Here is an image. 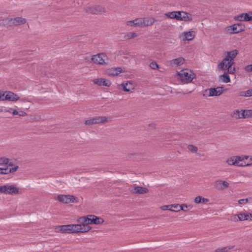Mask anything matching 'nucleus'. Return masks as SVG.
Returning a JSON list of instances; mask_svg holds the SVG:
<instances>
[{"label": "nucleus", "mask_w": 252, "mask_h": 252, "mask_svg": "<svg viewBox=\"0 0 252 252\" xmlns=\"http://www.w3.org/2000/svg\"><path fill=\"white\" fill-rule=\"evenodd\" d=\"M238 54L237 50H233L226 53L225 58L218 64L219 69H223L232 66L234 64V60Z\"/></svg>", "instance_id": "nucleus-1"}, {"label": "nucleus", "mask_w": 252, "mask_h": 252, "mask_svg": "<svg viewBox=\"0 0 252 252\" xmlns=\"http://www.w3.org/2000/svg\"><path fill=\"white\" fill-rule=\"evenodd\" d=\"M177 74L180 80L185 83H190L196 76L192 71L187 69L178 72Z\"/></svg>", "instance_id": "nucleus-2"}, {"label": "nucleus", "mask_w": 252, "mask_h": 252, "mask_svg": "<svg viewBox=\"0 0 252 252\" xmlns=\"http://www.w3.org/2000/svg\"><path fill=\"white\" fill-rule=\"evenodd\" d=\"M81 219H85V217L79 218L77 220L78 224H74V232L77 233L79 232L85 233L88 232L91 227L90 225L84 222V221L81 220Z\"/></svg>", "instance_id": "nucleus-3"}, {"label": "nucleus", "mask_w": 252, "mask_h": 252, "mask_svg": "<svg viewBox=\"0 0 252 252\" xmlns=\"http://www.w3.org/2000/svg\"><path fill=\"white\" fill-rule=\"evenodd\" d=\"M223 88L222 87L211 88L205 90L203 95L205 97L219 96L223 93Z\"/></svg>", "instance_id": "nucleus-4"}, {"label": "nucleus", "mask_w": 252, "mask_h": 252, "mask_svg": "<svg viewBox=\"0 0 252 252\" xmlns=\"http://www.w3.org/2000/svg\"><path fill=\"white\" fill-rule=\"evenodd\" d=\"M91 61L93 63L98 64H104L108 61V58L105 53H98L93 55L91 57Z\"/></svg>", "instance_id": "nucleus-5"}, {"label": "nucleus", "mask_w": 252, "mask_h": 252, "mask_svg": "<svg viewBox=\"0 0 252 252\" xmlns=\"http://www.w3.org/2000/svg\"><path fill=\"white\" fill-rule=\"evenodd\" d=\"M109 118L106 117H95L85 121L86 125H94L96 124H103L108 121Z\"/></svg>", "instance_id": "nucleus-6"}, {"label": "nucleus", "mask_w": 252, "mask_h": 252, "mask_svg": "<svg viewBox=\"0 0 252 252\" xmlns=\"http://www.w3.org/2000/svg\"><path fill=\"white\" fill-rule=\"evenodd\" d=\"M84 221V222L86 223L89 225L91 224H99L102 223L104 220L101 218H98L94 215H89L88 217H85V219H81V220Z\"/></svg>", "instance_id": "nucleus-7"}, {"label": "nucleus", "mask_w": 252, "mask_h": 252, "mask_svg": "<svg viewBox=\"0 0 252 252\" xmlns=\"http://www.w3.org/2000/svg\"><path fill=\"white\" fill-rule=\"evenodd\" d=\"M19 193V189L12 185L6 184L2 186V193L16 194Z\"/></svg>", "instance_id": "nucleus-8"}, {"label": "nucleus", "mask_w": 252, "mask_h": 252, "mask_svg": "<svg viewBox=\"0 0 252 252\" xmlns=\"http://www.w3.org/2000/svg\"><path fill=\"white\" fill-rule=\"evenodd\" d=\"M213 186L216 189L223 190L229 187V184L225 181L217 180L214 182Z\"/></svg>", "instance_id": "nucleus-9"}, {"label": "nucleus", "mask_w": 252, "mask_h": 252, "mask_svg": "<svg viewBox=\"0 0 252 252\" xmlns=\"http://www.w3.org/2000/svg\"><path fill=\"white\" fill-rule=\"evenodd\" d=\"M75 199L74 196L70 195H59L57 197L58 201L64 203L74 202Z\"/></svg>", "instance_id": "nucleus-10"}, {"label": "nucleus", "mask_w": 252, "mask_h": 252, "mask_svg": "<svg viewBox=\"0 0 252 252\" xmlns=\"http://www.w3.org/2000/svg\"><path fill=\"white\" fill-rule=\"evenodd\" d=\"M228 31L231 33H237L244 31V27L242 24H236L229 26Z\"/></svg>", "instance_id": "nucleus-11"}, {"label": "nucleus", "mask_w": 252, "mask_h": 252, "mask_svg": "<svg viewBox=\"0 0 252 252\" xmlns=\"http://www.w3.org/2000/svg\"><path fill=\"white\" fill-rule=\"evenodd\" d=\"M19 99V96L12 92L5 91L4 92V100L16 101Z\"/></svg>", "instance_id": "nucleus-12"}, {"label": "nucleus", "mask_w": 252, "mask_h": 252, "mask_svg": "<svg viewBox=\"0 0 252 252\" xmlns=\"http://www.w3.org/2000/svg\"><path fill=\"white\" fill-rule=\"evenodd\" d=\"M93 82L94 84L100 86L109 87L111 85V82L110 80L102 78L94 79L93 80Z\"/></svg>", "instance_id": "nucleus-13"}, {"label": "nucleus", "mask_w": 252, "mask_h": 252, "mask_svg": "<svg viewBox=\"0 0 252 252\" xmlns=\"http://www.w3.org/2000/svg\"><path fill=\"white\" fill-rule=\"evenodd\" d=\"M240 158L238 156H234L229 158L226 162L229 165H236L238 166H244L243 163H240L239 159Z\"/></svg>", "instance_id": "nucleus-14"}, {"label": "nucleus", "mask_w": 252, "mask_h": 252, "mask_svg": "<svg viewBox=\"0 0 252 252\" xmlns=\"http://www.w3.org/2000/svg\"><path fill=\"white\" fill-rule=\"evenodd\" d=\"M6 168H1V174H8L10 173H13L16 172L19 169L18 165L13 164V166H8L5 165Z\"/></svg>", "instance_id": "nucleus-15"}, {"label": "nucleus", "mask_w": 252, "mask_h": 252, "mask_svg": "<svg viewBox=\"0 0 252 252\" xmlns=\"http://www.w3.org/2000/svg\"><path fill=\"white\" fill-rule=\"evenodd\" d=\"M139 27L151 26L154 23V20L152 18H139Z\"/></svg>", "instance_id": "nucleus-16"}, {"label": "nucleus", "mask_w": 252, "mask_h": 252, "mask_svg": "<svg viewBox=\"0 0 252 252\" xmlns=\"http://www.w3.org/2000/svg\"><path fill=\"white\" fill-rule=\"evenodd\" d=\"M185 63V59L183 57H179L173 59L168 62L169 65L172 67L181 66Z\"/></svg>", "instance_id": "nucleus-17"}, {"label": "nucleus", "mask_w": 252, "mask_h": 252, "mask_svg": "<svg viewBox=\"0 0 252 252\" xmlns=\"http://www.w3.org/2000/svg\"><path fill=\"white\" fill-rule=\"evenodd\" d=\"M119 87L124 91L130 92L134 89L135 85L132 81H128L126 83L120 84Z\"/></svg>", "instance_id": "nucleus-18"}, {"label": "nucleus", "mask_w": 252, "mask_h": 252, "mask_svg": "<svg viewBox=\"0 0 252 252\" xmlns=\"http://www.w3.org/2000/svg\"><path fill=\"white\" fill-rule=\"evenodd\" d=\"M125 71L124 68L121 67L111 68L107 71V74L109 76H115L120 74L121 73Z\"/></svg>", "instance_id": "nucleus-19"}, {"label": "nucleus", "mask_w": 252, "mask_h": 252, "mask_svg": "<svg viewBox=\"0 0 252 252\" xmlns=\"http://www.w3.org/2000/svg\"><path fill=\"white\" fill-rule=\"evenodd\" d=\"M234 19L236 21H250V18L249 16V12L239 14L234 17Z\"/></svg>", "instance_id": "nucleus-20"}, {"label": "nucleus", "mask_w": 252, "mask_h": 252, "mask_svg": "<svg viewBox=\"0 0 252 252\" xmlns=\"http://www.w3.org/2000/svg\"><path fill=\"white\" fill-rule=\"evenodd\" d=\"M239 220H252V214L249 213H240L238 214Z\"/></svg>", "instance_id": "nucleus-21"}, {"label": "nucleus", "mask_w": 252, "mask_h": 252, "mask_svg": "<svg viewBox=\"0 0 252 252\" xmlns=\"http://www.w3.org/2000/svg\"><path fill=\"white\" fill-rule=\"evenodd\" d=\"M8 165V166H13V163L10 161L9 158L5 157H0V166H5Z\"/></svg>", "instance_id": "nucleus-22"}, {"label": "nucleus", "mask_w": 252, "mask_h": 252, "mask_svg": "<svg viewBox=\"0 0 252 252\" xmlns=\"http://www.w3.org/2000/svg\"><path fill=\"white\" fill-rule=\"evenodd\" d=\"M195 35L193 31L185 32L183 33V40H191L194 38Z\"/></svg>", "instance_id": "nucleus-23"}, {"label": "nucleus", "mask_w": 252, "mask_h": 252, "mask_svg": "<svg viewBox=\"0 0 252 252\" xmlns=\"http://www.w3.org/2000/svg\"><path fill=\"white\" fill-rule=\"evenodd\" d=\"M148 189L146 188L141 187H135L132 190V191L134 193L139 194L146 193L148 192Z\"/></svg>", "instance_id": "nucleus-24"}, {"label": "nucleus", "mask_w": 252, "mask_h": 252, "mask_svg": "<svg viewBox=\"0 0 252 252\" xmlns=\"http://www.w3.org/2000/svg\"><path fill=\"white\" fill-rule=\"evenodd\" d=\"M10 24L20 25L26 23V20L21 17L15 18L11 19L9 20Z\"/></svg>", "instance_id": "nucleus-25"}, {"label": "nucleus", "mask_w": 252, "mask_h": 252, "mask_svg": "<svg viewBox=\"0 0 252 252\" xmlns=\"http://www.w3.org/2000/svg\"><path fill=\"white\" fill-rule=\"evenodd\" d=\"M7 112L11 113L13 115H18L19 116H24L26 115L25 112L23 111H18L12 108L8 109Z\"/></svg>", "instance_id": "nucleus-26"}, {"label": "nucleus", "mask_w": 252, "mask_h": 252, "mask_svg": "<svg viewBox=\"0 0 252 252\" xmlns=\"http://www.w3.org/2000/svg\"><path fill=\"white\" fill-rule=\"evenodd\" d=\"M64 233H74V224L64 225Z\"/></svg>", "instance_id": "nucleus-27"}, {"label": "nucleus", "mask_w": 252, "mask_h": 252, "mask_svg": "<svg viewBox=\"0 0 252 252\" xmlns=\"http://www.w3.org/2000/svg\"><path fill=\"white\" fill-rule=\"evenodd\" d=\"M219 78L222 82L227 83L230 82V77L226 73H224V74L220 75L219 76Z\"/></svg>", "instance_id": "nucleus-28"}, {"label": "nucleus", "mask_w": 252, "mask_h": 252, "mask_svg": "<svg viewBox=\"0 0 252 252\" xmlns=\"http://www.w3.org/2000/svg\"><path fill=\"white\" fill-rule=\"evenodd\" d=\"M234 248V246H227L218 248L215 250V252H228Z\"/></svg>", "instance_id": "nucleus-29"}, {"label": "nucleus", "mask_w": 252, "mask_h": 252, "mask_svg": "<svg viewBox=\"0 0 252 252\" xmlns=\"http://www.w3.org/2000/svg\"><path fill=\"white\" fill-rule=\"evenodd\" d=\"M139 18L132 21H129L126 22V25L128 26L139 27Z\"/></svg>", "instance_id": "nucleus-30"}, {"label": "nucleus", "mask_w": 252, "mask_h": 252, "mask_svg": "<svg viewBox=\"0 0 252 252\" xmlns=\"http://www.w3.org/2000/svg\"><path fill=\"white\" fill-rule=\"evenodd\" d=\"M232 116L235 118H244L243 110L242 111L238 110L234 111Z\"/></svg>", "instance_id": "nucleus-31"}, {"label": "nucleus", "mask_w": 252, "mask_h": 252, "mask_svg": "<svg viewBox=\"0 0 252 252\" xmlns=\"http://www.w3.org/2000/svg\"><path fill=\"white\" fill-rule=\"evenodd\" d=\"M185 15H186L185 12L177 11V16L176 17V19L177 20H183L186 18Z\"/></svg>", "instance_id": "nucleus-32"}, {"label": "nucleus", "mask_w": 252, "mask_h": 252, "mask_svg": "<svg viewBox=\"0 0 252 252\" xmlns=\"http://www.w3.org/2000/svg\"><path fill=\"white\" fill-rule=\"evenodd\" d=\"M171 208L172 209L174 208L172 211L173 212H179L181 211L183 209L182 207V204L180 205L179 204H171Z\"/></svg>", "instance_id": "nucleus-33"}, {"label": "nucleus", "mask_w": 252, "mask_h": 252, "mask_svg": "<svg viewBox=\"0 0 252 252\" xmlns=\"http://www.w3.org/2000/svg\"><path fill=\"white\" fill-rule=\"evenodd\" d=\"M244 118L252 117V110H243Z\"/></svg>", "instance_id": "nucleus-34"}, {"label": "nucleus", "mask_w": 252, "mask_h": 252, "mask_svg": "<svg viewBox=\"0 0 252 252\" xmlns=\"http://www.w3.org/2000/svg\"><path fill=\"white\" fill-rule=\"evenodd\" d=\"M188 149L192 153H196L198 151V148L192 144L189 145Z\"/></svg>", "instance_id": "nucleus-35"}, {"label": "nucleus", "mask_w": 252, "mask_h": 252, "mask_svg": "<svg viewBox=\"0 0 252 252\" xmlns=\"http://www.w3.org/2000/svg\"><path fill=\"white\" fill-rule=\"evenodd\" d=\"M54 230L56 232L64 233V225L55 226Z\"/></svg>", "instance_id": "nucleus-36"}, {"label": "nucleus", "mask_w": 252, "mask_h": 252, "mask_svg": "<svg viewBox=\"0 0 252 252\" xmlns=\"http://www.w3.org/2000/svg\"><path fill=\"white\" fill-rule=\"evenodd\" d=\"M182 210L185 212H187L188 211H189L191 210L193 206L191 205H187L186 204H182Z\"/></svg>", "instance_id": "nucleus-37"}, {"label": "nucleus", "mask_w": 252, "mask_h": 252, "mask_svg": "<svg viewBox=\"0 0 252 252\" xmlns=\"http://www.w3.org/2000/svg\"><path fill=\"white\" fill-rule=\"evenodd\" d=\"M137 34L134 32H130L125 36L126 39H131L137 36Z\"/></svg>", "instance_id": "nucleus-38"}, {"label": "nucleus", "mask_w": 252, "mask_h": 252, "mask_svg": "<svg viewBox=\"0 0 252 252\" xmlns=\"http://www.w3.org/2000/svg\"><path fill=\"white\" fill-rule=\"evenodd\" d=\"M177 11H173L171 12H169L166 14L167 16L171 19H176V17L177 16Z\"/></svg>", "instance_id": "nucleus-39"}, {"label": "nucleus", "mask_w": 252, "mask_h": 252, "mask_svg": "<svg viewBox=\"0 0 252 252\" xmlns=\"http://www.w3.org/2000/svg\"><path fill=\"white\" fill-rule=\"evenodd\" d=\"M220 70H228V72L230 74H234L235 72V68L230 66L229 67H226L223 69H220Z\"/></svg>", "instance_id": "nucleus-40"}, {"label": "nucleus", "mask_w": 252, "mask_h": 252, "mask_svg": "<svg viewBox=\"0 0 252 252\" xmlns=\"http://www.w3.org/2000/svg\"><path fill=\"white\" fill-rule=\"evenodd\" d=\"M160 208L162 210H169L171 211H173V209L171 208V205H164L160 207Z\"/></svg>", "instance_id": "nucleus-41"}, {"label": "nucleus", "mask_w": 252, "mask_h": 252, "mask_svg": "<svg viewBox=\"0 0 252 252\" xmlns=\"http://www.w3.org/2000/svg\"><path fill=\"white\" fill-rule=\"evenodd\" d=\"M150 66L151 68L153 69H156L159 68L158 65L157 64L156 62H152L150 64Z\"/></svg>", "instance_id": "nucleus-42"}, {"label": "nucleus", "mask_w": 252, "mask_h": 252, "mask_svg": "<svg viewBox=\"0 0 252 252\" xmlns=\"http://www.w3.org/2000/svg\"><path fill=\"white\" fill-rule=\"evenodd\" d=\"M249 199L250 200L252 199V198H249L240 199V200H239L238 202L240 204H245L246 203H247L248 202Z\"/></svg>", "instance_id": "nucleus-43"}, {"label": "nucleus", "mask_w": 252, "mask_h": 252, "mask_svg": "<svg viewBox=\"0 0 252 252\" xmlns=\"http://www.w3.org/2000/svg\"><path fill=\"white\" fill-rule=\"evenodd\" d=\"M244 95L246 97L252 96V89H250L245 91V94Z\"/></svg>", "instance_id": "nucleus-44"}, {"label": "nucleus", "mask_w": 252, "mask_h": 252, "mask_svg": "<svg viewBox=\"0 0 252 252\" xmlns=\"http://www.w3.org/2000/svg\"><path fill=\"white\" fill-rule=\"evenodd\" d=\"M238 157L241 158L239 159L240 163H241V162L243 161L244 160L248 159L249 158V156H238Z\"/></svg>", "instance_id": "nucleus-45"}, {"label": "nucleus", "mask_w": 252, "mask_h": 252, "mask_svg": "<svg viewBox=\"0 0 252 252\" xmlns=\"http://www.w3.org/2000/svg\"><path fill=\"white\" fill-rule=\"evenodd\" d=\"M201 201V196H198L196 197L194 199V202L196 204L200 203Z\"/></svg>", "instance_id": "nucleus-46"}, {"label": "nucleus", "mask_w": 252, "mask_h": 252, "mask_svg": "<svg viewBox=\"0 0 252 252\" xmlns=\"http://www.w3.org/2000/svg\"><path fill=\"white\" fill-rule=\"evenodd\" d=\"M245 71L247 72H252V64L248 65L246 66L245 68Z\"/></svg>", "instance_id": "nucleus-47"}, {"label": "nucleus", "mask_w": 252, "mask_h": 252, "mask_svg": "<svg viewBox=\"0 0 252 252\" xmlns=\"http://www.w3.org/2000/svg\"><path fill=\"white\" fill-rule=\"evenodd\" d=\"M231 219L234 221H238L239 220L238 218V215H235L232 217Z\"/></svg>", "instance_id": "nucleus-48"}, {"label": "nucleus", "mask_w": 252, "mask_h": 252, "mask_svg": "<svg viewBox=\"0 0 252 252\" xmlns=\"http://www.w3.org/2000/svg\"><path fill=\"white\" fill-rule=\"evenodd\" d=\"M209 199H207V198H204V197H202L201 196V203H207L208 202H209Z\"/></svg>", "instance_id": "nucleus-49"}, {"label": "nucleus", "mask_w": 252, "mask_h": 252, "mask_svg": "<svg viewBox=\"0 0 252 252\" xmlns=\"http://www.w3.org/2000/svg\"><path fill=\"white\" fill-rule=\"evenodd\" d=\"M0 101H4V92H0Z\"/></svg>", "instance_id": "nucleus-50"}, {"label": "nucleus", "mask_w": 252, "mask_h": 252, "mask_svg": "<svg viewBox=\"0 0 252 252\" xmlns=\"http://www.w3.org/2000/svg\"><path fill=\"white\" fill-rule=\"evenodd\" d=\"M244 166H249L252 165V157H251L250 158V162L247 164H244Z\"/></svg>", "instance_id": "nucleus-51"}, {"label": "nucleus", "mask_w": 252, "mask_h": 252, "mask_svg": "<svg viewBox=\"0 0 252 252\" xmlns=\"http://www.w3.org/2000/svg\"><path fill=\"white\" fill-rule=\"evenodd\" d=\"M249 16L250 18V21H252V11L249 12Z\"/></svg>", "instance_id": "nucleus-52"}, {"label": "nucleus", "mask_w": 252, "mask_h": 252, "mask_svg": "<svg viewBox=\"0 0 252 252\" xmlns=\"http://www.w3.org/2000/svg\"><path fill=\"white\" fill-rule=\"evenodd\" d=\"M245 94V92H241L240 93L239 95L240 96H245L244 94Z\"/></svg>", "instance_id": "nucleus-53"}, {"label": "nucleus", "mask_w": 252, "mask_h": 252, "mask_svg": "<svg viewBox=\"0 0 252 252\" xmlns=\"http://www.w3.org/2000/svg\"><path fill=\"white\" fill-rule=\"evenodd\" d=\"M2 186H0V192L2 193Z\"/></svg>", "instance_id": "nucleus-54"}, {"label": "nucleus", "mask_w": 252, "mask_h": 252, "mask_svg": "<svg viewBox=\"0 0 252 252\" xmlns=\"http://www.w3.org/2000/svg\"><path fill=\"white\" fill-rule=\"evenodd\" d=\"M0 174H1V168H0Z\"/></svg>", "instance_id": "nucleus-55"}]
</instances>
